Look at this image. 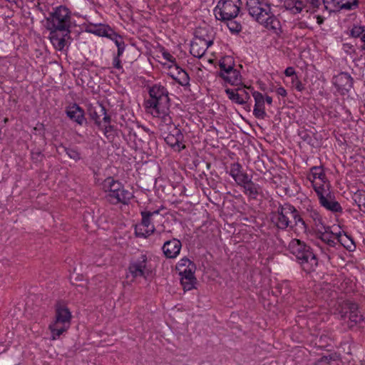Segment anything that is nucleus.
<instances>
[{
	"instance_id": "1",
	"label": "nucleus",
	"mask_w": 365,
	"mask_h": 365,
	"mask_svg": "<svg viewBox=\"0 0 365 365\" xmlns=\"http://www.w3.org/2000/svg\"><path fill=\"white\" fill-rule=\"evenodd\" d=\"M46 21V27L50 31L51 42L56 49L63 50L66 45L65 38L71 33V11L66 6H59L49 13Z\"/></svg>"
},
{
	"instance_id": "2",
	"label": "nucleus",
	"mask_w": 365,
	"mask_h": 365,
	"mask_svg": "<svg viewBox=\"0 0 365 365\" xmlns=\"http://www.w3.org/2000/svg\"><path fill=\"white\" fill-rule=\"evenodd\" d=\"M287 250L294 255L301 268L307 273L314 272L319 261L312 248L304 241L294 238L287 245Z\"/></svg>"
},
{
	"instance_id": "3",
	"label": "nucleus",
	"mask_w": 365,
	"mask_h": 365,
	"mask_svg": "<svg viewBox=\"0 0 365 365\" xmlns=\"http://www.w3.org/2000/svg\"><path fill=\"white\" fill-rule=\"evenodd\" d=\"M102 189L106 192L105 198L111 205H128L133 197L131 192L125 190L123 185L112 177L105 179L102 183Z\"/></svg>"
},
{
	"instance_id": "4",
	"label": "nucleus",
	"mask_w": 365,
	"mask_h": 365,
	"mask_svg": "<svg viewBox=\"0 0 365 365\" xmlns=\"http://www.w3.org/2000/svg\"><path fill=\"white\" fill-rule=\"evenodd\" d=\"M252 18L265 29L277 33L279 21L271 11L267 0H252Z\"/></svg>"
},
{
	"instance_id": "5",
	"label": "nucleus",
	"mask_w": 365,
	"mask_h": 365,
	"mask_svg": "<svg viewBox=\"0 0 365 365\" xmlns=\"http://www.w3.org/2000/svg\"><path fill=\"white\" fill-rule=\"evenodd\" d=\"M151 274L150 260L145 253L140 252L130 260L127 270V278L131 277L133 279L138 278L147 279Z\"/></svg>"
},
{
	"instance_id": "6",
	"label": "nucleus",
	"mask_w": 365,
	"mask_h": 365,
	"mask_svg": "<svg viewBox=\"0 0 365 365\" xmlns=\"http://www.w3.org/2000/svg\"><path fill=\"white\" fill-rule=\"evenodd\" d=\"M159 128L166 143L174 150L180 152L185 148L184 135L181 130L173 123V120L168 125L160 123Z\"/></svg>"
},
{
	"instance_id": "7",
	"label": "nucleus",
	"mask_w": 365,
	"mask_h": 365,
	"mask_svg": "<svg viewBox=\"0 0 365 365\" xmlns=\"http://www.w3.org/2000/svg\"><path fill=\"white\" fill-rule=\"evenodd\" d=\"M240 0H220L213 10L217 20L229 21L235 19L240 12Z\"/></svg>"
},
{
	"instance_id": "8",
	"label": "nucleus",
	"mask_w": 365,
	"mask_h": 365,
	"mask_svg": "<svg viewBox=\"0 0 365 365\" xmlns=\"http://www.w3.org/2000/svg\"><path fill=\"white\" fill-rule=\"evenodd\" d=\"M71 314L69 309L64 307H58L56 312V320L49 325L52 333V339L55 340L63 332L67 331L71 324Z\"/></svg>"
},
{
	"instance_id": "9",
	"label": "nucleus",
	"mask_w": 365,
	"mask_h": 365,
	"mask_svg": "<svg viewBox=\"0 0 365 365\" xmlns=\"http://www.w3.org/2000/svg\"><path fill=\"white\" fill-rule=\"evenodd\" d=\"M145 106L149 112L155 118L160 119V123L168 125L173 120L170 113V98H163L161 101H145Z\"/></svg>"
},
{
	"instance_id": "10",
	"label": "nucleus",
	"mask_w": 365,
	"mask_h": 365,
	"mask_svg": "<svg viewBox=\"0 0 365 365\" xmlns=\"http://www.w3.org/2000/svg\"><path fill=\"white\" fill-rule=\"evenodd\" d=\"M294 212H295V207L293 205L289 203L280 205L277 210L272 212V221L277 228L281 230H285L289 227H292L289 219L292 218Z\"/></svg>"
},
{
	"instance_id": "11",
	"label": "nucleus",
	"mask_w": 365,
	"mask_h": 365,
	"mask_svg": "<svg viewBox=\"0 0 365 365\" xmlns=\"http://www.w3.org/2000/svg\"><path fill=\"white\" fill-rule=\"evenodd\" d=\"M331 185L323 187L317 193L319 204L326 210L332 212H341L342 207L336 200L334 195L330 190Z\"/></svg>"
},
{
	"instance_id": "12",
	"label": "nucleus",
	"mask_w": 365,
	"mask_h": 365,
	"mask_svg": "<svg viewBox=\"0 0 365 365\" xmlns=\"http://www.w3.org/2000/svg\"><path fill=\"white\" fill-rule=\"evenodd\" d=\"M319 0H285L284 6L292 14H299L303 11L312 12L319 8Z\"/></svg>"
},
{
	"instance_id": "13",
	"label": "nucleus",
	"mask_w": 365,
	"mask_h": 365,
	"mask_svg": "<svg viewBox=\"0 0 365 365\" xmlns=\"http://www.w3.org/2000/svg\"><path fill=\"white\" fill-rule=\"evenodd\" d=\"M307 178L312 183V186L316 192L330 185L323 168L320 166L312 167Z\"/></svg>"
},
{
	"instance_id": "14",
	"label": "nucleus",
	"mask_w": 365,
	"mask_h": 365,
	"mask_svg": "<svg viewBox=\"0 0 365 365\" xmlns=\"http://www.w3.org/2000/svg\"><path fill=\"white\" fill-rule=\"evenodd\" d=\"M88 114L98 128H101L103 123H110L111 117L107 113L106 109L103 103L97 102L94 106L88 108Z\"/></svg>"
},
{
	"instance_id": "15",
	"label": "nucleus",
	"mask_w": 365,
	"mask_h": 365,
	"mask_svg": "<svg viewBox=\"0 0 365 365\" xmlns=\"http://www.w3.org/2000/svg\"><path fill=\"white\" fill-rule=\"evenodd\" d=\"M230 173L236 182L244 188L248 197H250L251 179L246 173L241 171L240 165L238 163L232 165Z\"/></svg>"
},
{
	"instance_id": "16",
	"label": "nucleus",
	"mask_w": 365,
	"mask_h": 365,
	"mask_svg": "<svg viewBox=\"0 0 365 365\" xmlns=\"http://www.w3.org/2000/svg\"><path fill=\"white\" fill-rule=\"evenodd\" d=\"M212 44V41L195 36L190 44V53L196 58H200L205 53L207 49Z\"/></svg>"
},
{
	"instance_id": "17",
	"label": "nucleus",
	"mask_w": 365,
	"mask_h": 365,
	"mask_svg": "<svg viewBox=\"0 0 365 365\" xmlns=\"http://www.w3.org/2000/svg\"><path fill=\"white\" fill-rule=\"evenodd\" d=\"M332 83L338 91L348 92L353 86V78L348 73L341 72L333 77Z\"/></svg>"
},
{
	"instance_id": "18",
	"label": "nucleus",
	"mask_w": 365,
	"mask_h": 365,
	"mask_svg": "<svg viewBox=\"0 0 365 365\" xmlns=\"http://www.w3.org/2000/svg\"><path fill=\"white\" fill-rule=\"evenodd\" d=\"M181 248V242L176 238H173L164 242L162 250L166 258L175 259L179 255Z\"/></svg>"
},
{
	"instance_id": "19",
	"label": "nucleus",
	"mask_w": 365,
	"mask_h": 365,
	"mask_svg": "<svg viewBox=\"0 0 365 365\" xmlns=\"http://www.w3.org/2000/svg\"><path fill=\"white\" fill-rule=\"evenodd\" d=\"M317 238L323 242L329 248L337 246L336 233H334L329 226H325L322 229L316 231Z\"/></svg>"
},
{
	"instance_id": "20",
	"label": "nucleus",
	"mask_w": 365,
	"mask_h": 365,
	"mask_svg": "<svg viewBox=\"0 0 365 365\" xmlns=\"http://www.w3.org/2000/svg\"><path fill=\"white\" fill-rule=\"evenodd\" d=\"M169 69L172 70L168 75L182 86H190V76L188 73L178 64L171 65Z\"/></svg>"
},
{
	"instance_id": "21",
	"label": "nucleus",
	"mask_w": 365,
	"mask_h": 365,
	"mask_svg": "<svg viewBox=\"0 0 365 365\" xmlns=\"http://www.w3.org/2000/svg\"><path fill=\"white\" fill-rule=\"evenodd\" d=\"M66 114L71 120L82 125L86 121L84 110L77 103H73L66 108Z\"/></svg>"
},
{
	"instance_id": "22",
	"label": "nucleus",
	"mask_w": 365,
	"mask_h": 365,
	"mask_svg": "<svg viewBox=\"0 0 365 365\" xmlns=\"http://www.w3.org/2000/svg\"><path fill=\"white\" fill-rule=\"evenodd\" d=\"M307 216L309 221L312 223L313 228L315 232L322 227H325L324 220L319 211L314 208L312 205H309L306 208Z\"/></svg>"
},
{
	"instance_id": "23",
	"label": "nucleus",
	"mask_w": 365,
	"mask_h": 365,
	"mask_svg": "<svg viewBox=\"0 0 365 365\" xmlns=\"http://www.w3.org/2000/svg\"><path fill=\"white\" fill-rule=\"evenodd\" d=\"M254 242L255 246L257 245V252H258L259 257H262V259H269L270 257L271 248L267 242V235H263V237H257L254 240Z\"/></svg>"
},
{
	"instance_id": "24",
	"label": "nucleus",
	"mask_w": 365,
	"mask_h": 365,
	"mask_svg": "<svg viewBox=\"0 0 365 365\" xmlns=\"http://www.w3.org/2000/svg\"><path fill=\"white\" fill-rule=\"evenodd\" d=\"M252 96L255 101L253 114L257 118L264 119L267 115L264 109V96L257 91L252 93Z\"/></svg>"
},
{
	"instance_id": "25",
	"label": "nucleus",
	"mask_w": 365,
	"mask_h": 365,
	"mask_svg": "<svg viewBox=\"0 0 365 365\" xmlns=\"http://www.w3.org/2000/svg\"><path fill=\"white\" fill-rule=\"evenodd\" d=\"M276 292L279 293L282 298L288 304H292L294 302L292 286L289 282L284 281L278 284L276 287Z\"/></svg>"
},
{
	"instance_id": "26",
	"label": "nucleus",
	"mask_w": 365,
	"mask_h": 365,
	"mask_svg": "<svg viewBox=\"0 0 365 365\" xmlns=\"http://www.w3.org/2000/svg\"><path fill=\"white\" fill-rule=\"evenodd\" d=\"M150 98L147 101H162L163 98L169 99L168 91L165 87L160 84H155L149 88Z\"/></svg>"
},
{
	"instance_id": "27",
	"label": "nucleus",
	"mask_w": 365,
	"mask_h": 365,
	"mask_svg": "<svg viewBox=\"0 0 365 365\" xmlns=\"http://www.w3.org/2000/svg\"><path fill=\"white\" fill-rule=\"evenodd\" d=\"M345 309H349L342 315V317H348L349 319L354 323L358 324L362 321V316L358 312V307L356 303L351 302H346L345 303Z\"/></svg>"
},
{
	"instance_id": "28",
	"label": "nucleus",
	"mask_w": 365,
	"mask_h": 365,
	"mask_svg": "<svg viewBox=\"0 0 365 365\" xmlns=\"http://www.w3.org/2000/svg\"><path fill=\"white\" fill-rule=\"evenodd\" d=\"M266 195L262 188L252 183V206H259L262 208L266 205Z\"/></svg>"
},
{
	"instance_id": "29",
	"label": "nucleus",
	"mask_w": 365,
	"mask_h": 365,
	"mask_svg": "<svg viewBox=\"0 0 365 365\" xmlns=\"http://www.w3.org/2000/svg\"><path fill=\"white\" fill-rule=\"evenodd\" d=\"M113 29L106 24H91L86 31L91 34H93L98 36H103L108 38L110 33L113 31Z\"/></svg>"
},
{
	"instance_id": "30",
	"label": "nucleus",
	"mask_w": 365,
	"mask_h": 365,
	"mask_svg": "<svg viewBox=\"0 0 365 365\" xmlns=\"http://www.w3.org/2000/svg\"><path fill=\"white\" fill-rule=\"evenodd\" d=\"M220 77L231 85L237 86L240 85L242 81L240 72L234 68L230 71L227 70L225 72L222 73Z\"/></svg>"
},
{
	"instance_id": "31",
	"label": "nucleus",
	"mask_w": 365,
	"mask_h": 365,
	"mask_svg": "<svg viewBox=\"0 0 365 365\" xmlns=\"http://www.w3.org/2000/svg\"><path fill=\"white\" fill-rule=\"evenodd\" d=\"M336 241L339 247L343 246L349 251H353L356 247L353 239L345 232L341 233L339 232L336 233Z\"/></svg>"
},
{
	"instance_id": "32",
	"label": "nucleus",
	"mask_w": 365,
	"mask_h": 365,
	"mask_svg": "<svg viewBox=\"0 0 365 365\" xmlns=\"http://www.w3.org/2000/svg\"><path fill=\"white\" fill-rule=\"evenodd\" d=\"M159 213V210H155L153 211H142L141 212V216H142V221L141 225L143 226H145V228H148L149 230H152V232H154L155 231V227L153 225L151 218L153 216L158 215Z\"/></svg>"
},
{
	"instance_id": "33",
	"label": "nucleus",
	"mask_w": 365,
	"mask_h": 365,
	"mask_svg": "<svg viewBox=\"0 0 365 365\" xmlns=\"http://www.w3.org/2000/svg\"><path fill=\"white\" fill-rule=\"evenodd\" d=\"M292 219L294 220V226L296 227V231L302 233H306L308 229V225L296 208L295 212L293 213Z\"/></svg>"
},
{
	"instance_id": "34",
	"label": "nucleus",
	"mask_w": 365,
	"mask_h": 365,
	"mask_svg": "<svg viewBox=\"0 0 365 365\" xmlns=\"http://www.w3.org/2000/svg\"><path fill=\"white\" fill-rule=\"evenodd\" d=\"M233 66L234 61L231 56H225L222 58L220 61V76H221V73L225 72L227 70L230 71V69H232L233 68Z\"/></svg>"
},
{
	"instance_id": "35",
	"label": "nucleus",
	"mask_w": 365,
	"mask_h": 365,
	"mask_svg": "<svg viewBox=\"0 0 365 365\" xmlns=\"http://www.w3.org/2000/svg\"><path fill=\"white\" fill-rule=\"evenodd\" d=\"M101 129L103 130L105 137L108 140H113L115 138V136L116 134L115 133L116 130H115L114 125H110V123H104V125H103V126Z\"/></svg>"
},
{
	"instance_id": "36",
	"label": "nucleus",
	"mask_w": 365,
	"mask_h": 365,
	"mask_svg": "<svg viewBox=\"0 0 365 365\" xmlns=\"http://www.w3.org/2000/svg\"><path fill=\"white\" fill-rule=\"evenodd\" d=\"M340 9L346 11L354 10L359 6V0H346L340 4H335Z\"/></svg>"
},
{
	"instance_id": "37",
	"label": "nucleus",
	"mask_w": 365,
	"mask_h": 365,
	"mask_svg": "<svg viewBox=\"0 0 365 365\" xmlns=\"http://www.w3.org/2000/svg\"><path fill=\"white\" fill-rule=\"evenodd\" d=\"M354 200L357 204L359 210L365 212V192L358 191L354 195Z\"/></svg>"
},
{
	"instance_id": "38",
	"label": "nucleus",
	"mask_w": 365,
	"mask_h": 365,
	"mask_svg": "<svg viewBox=\"0 0 365 365\" xmlns=\"http://www.w3.org/2000/svg\"><path fill=\"white\" fill-rule=\"evenodd\" d=\"M350 35L352 37H360L363 42H365V28L364 26L354 25L350 31Z\"/></svg>"
},
{
	"instance_id": "39",
	"label": "nucleus",
	"mask_w": 365,
	"mask_h": 365,
	"mask_svg": "<svg viewBox=\"0 0 365 365\" xmlns=\"http://www.w3.org/2000/svg\"><path fill=\"white\" fill-rule=\"evenodd\" d=\"M135 233L137 237H147L152 233H153V232H152V230L145 228V226H143V225L139 224L135 226Z\"/></svg>"
},
{
	"instance_id": "40",
	"label": "nucleus",
	"mask_w": 365,
	"mask_h": 365,
	"mask_svg": "<svg viewBox=\"0 0 365 365\" xmlns=\"http://www.w3.org/2000/svg\"><path fill=\"white\" fill-rule=\"evenodd\" d=\"M181 284L185 290H191L194 288L195 283L196 282L195 277H181Z\"/></svg>"
},
{
	"instance_id": "41",
	"label": "nucleus",
	"mask_w": 365,
	"mask_h": 365,
	"mask_svg": "<svg viewBox=\"0 0 365 365\" xmlns=\"http://www.w3.org/2000/svg\"><path fill=\"white\" fill-rule=\"evenodd\" d=\"M63 150L68 157L75 161H78L81 158V153L77 148L63 147Z\"/></svg>"
},
{
	"instance_id": "42",
	"label": "nucleus",
	"mask_w": 365,
	"mask_h": 365,
	"mask_svg": "<svg viewBox=\"0 0 365 365\" xmlns=\"http://www.w3.org/2000/svg\"><path fill=\"white\" fill-rule=\"evenodd\" d=\"M196 269V266L195 263L191 264L190 267L187 269L184 268L182 270H178L180 275L181 277H195V272Z\"/></svg>"
},
{
	"instance_id": "43",
	"label": "nucleus",
	"mask_w": 365,
	"mask_h": 365,
	"mask_svg": "<svg viewBox=\"0 0 365 365\" xmlns=\"http://www.w3.org/2000/svg\"><path fill=\"white\" fill-rule=\"evenodd\" d=\"M194 264V262H192L187 257H183L177 263L176 269L178 271V270H182V269H184V268L187 269L190 267L191 264Z\"/></svg>"
},
{
	"instance_id": "44",
	"label": "nucleus",
	"mask_w": 365,
	"mask_h": 365,
	"mask_svg": "<svg viewBox=\"0 0 365 365\" xmlns=\"http://www.w3.org/2000/svg\"><path fill=\"white\" fill-rule=\"evenodd\" d=\"M108 38L114 41L117 48L123 46V44L125 43V42L123 40V38L120 35H118L114 30H113V31L110 33V35Z\"/></svg>"
},
{
	"instance_id": "45",
	"label": "nucleus",
	"mask_w": 365,
	"mask_h": 365,
	"mask_svg": "<svg viewBox=\"0 0 365 365\" xmlns=\"http://www.w3.org/2000/svg\"><path fill=\"white\" fill-rule=\"evenodd\" d=\"M225 91L230 99L236 101V102L239 103H243L242 98L240 97V95L237 91L230 88H227Z\"/></svg>"
},
{
	"instance_id": "46",
	"label": "nucleus",
	"mask_w": 365,
	"mask_h": 365,
	"mask_svg": "<svg viewBox=\"0 0 365 365\" xmlns=\"http://www.w3.org/2000/svg\"><path fill=\"white\" fill-rule=\"evenodd\" d=\"M227 22V25L230 31L232 33H237L241 31L242 26L240 24L234 21L233 20L223 21Z\"/></svg>"
},
{
	"instance_id": "47",
	"label": "nucleus",
	"mask_w": 365,
	"mask_h": 365,
	"mask_svg": "<svg viewBox=\"0 0 365 365\" xmlns=\"http://www.w3.org/2000/svg\"><path fill=\"white\" fill-rule=\"evenodd\" d=\"M291 83L292 86L298 91H302L304 89V86L302 83L301 81L298 78L297 76H294L293 78H291Z\"/></svg>"
},
{
	"instance_id": "48",
	"label": "nucleus",
	"mask_w": 365,
	"mask_h": 365,
	"mask_svg": "<svg viewBox=\"0 0 365 365\" xmlns=\"http://www.w3.org/2000/svg\"><path fill=\"white\" fill-rule=\"evenodd\" d=\"M336 360V356L334 354H329L327 356H323L320 359H319L316 362H319V365L320 363L326 362L329 364L330 361Z\"/></svg>"
},
{
	"instance_id": "49",
	"label": "nucleus",
	"mask_w": 365,
	"mask_h": 365,
	"mask_svg": "<svg viewBox=\"0 0 365 365\" xmlns=\"http://www.w3.org/2000/svg\"><path fill=\"white\" fill-rule=\"evenodd\" d=\"M255 167L257 171L262 173H264L266 170V168L264 167V163L262 160H259V158L256 160L254 163Z\"/></svg>"
},
{
	"instance_id": "50",
	"label": "nucleus",
	"mask_w": 365,
	"mask_h": 365,
	"mask_svg": "<svg viewBox=\"0 0 365 365\" xmlns=\"http://www.w3.org/2000/svg\"><path fill=\"white\" fill-rule=\"evenodd\" d=\"M284 74L286 76L291 77V78H293L294 76H297L296 71L293 67H287L284 71Z\"/></svg>"
},
{
	"instance_id": "51",
	"label": "nucleus",
	"mask_w": 365,
	"mask_h": 365,
	"mask_svg": "<svg viewBox=\"0 0 365 365\" xmlns=\"http://www.w3.org/2000/svg\"><path fill=\"white\" fill-rule=\"evenodd\" d=\"M163 57L164 59L171 62L173 65L177 64L175 63V58L173 57L170 53L168 52H163Z\"/></svg>"
},
{
	"instance_id": "52",
	"label": "nucleus",
	"mask_w": 365,
	"mask_h": 365,
	"mask_svg": "<svg viewBox=\"0 0 365 365\" xmlns=\"http://www.w3.org/2000/svg\"><path fill=\"white\" fill-rule=\"evenodd\" d=\"M113 66L115 68H117L118 70H120L123 68L120 57L114 56L113 61Z\"/></svg>"
},
{
	"instance_id": "53",
	"label": "nucleus",
	"mask_w": 365,
	"mask_h": 365,
	"mask_svg": "<svg viewBox=\"0 0 365 365\" xmlns=\"http://www.w3.org/2000/svg\"><path fill=\"white\" fill-rule=\"evenodd\" d=\"M276 93L278 95V96H281L282 97H286L287 95V91L284 89V88L280 86L279 88H277L276 90Z\"/></svg>"
},
{
	"instance_id": "54",
	"label": "nucleus",
	"mask_w": 365,
	"mask_h": 365,
	"mask_svg": "<svg viewBox=\"0 0 365 365\" xmlns=\"http://www.w3.org/2000/svg\"><path fill=\"white\" fill-rule=\"evenodd\" d=\"M128 136H129L130 140H133V141H135L138 138L136 133L132 128H129Z\"/></svg>"
},
{
	"instance_id": "55",
	"label": "nucleus",
	"mask_w": 365,
	"mask_h": 365,
	"mask_svg": "<svg viewBox=\"0 0 365 365\" xmlns=\"http://www.w3.org/2000/svg\"><path fill=\"white\" fill-rule=\"evenodd\" d=\"M125 43H124L123 46H122L118 47L117 54L115 56L120 57L123 55V53L125 51Z\"/></svg>"
},
{
	"instance_id": "56",
	"label": "nucleus",
	"mask_w": 365,
	"mask_h": 365,
	"mask_svg": "<svg viewBox=\"0 0 365 365\" xmlns=\"http://www.w3.org/2000/svg\"><path fill=\"white\" fill-rule=\"evenodd\" d=\"M267 103L268 105H272V98L269 96H266V97H264V103Z\"/></svg>"
},
{
	"instance_id": "57",
	"label": "nucleus",
	"mask_w": 365,
	"mask_h": 365,
	"mask_svg": "<svg viewBox=\"0 0 365 365\" xmlns=\"http://www.w3.org/2000/svg\"><path fill=\"white\" fill-rule=\"evenodd\" d=\"M327 251H328V252H325L324 254H325V255L327 257V258H328L329 259H331V254H332V253L331 252V251H330V250H329V248L327 249Z\"/></svg>"
},
{
	"instance_id": "58",
	"label": "nucleus",
	"mask_w": 365,
	"mask_h": 365,
	"mask_svg": "<svg viewBox=\"0 0 365 365\" xmlns=\"http://www.w3.org/2000/svg\"><path fill=\"white\" fill-rule=\"evenodd\" d=\"M322 22H323V19H322V18L320 16H317V23H318L319 24H322Z\"/></svg>"
},
{
	"instance_id": "59",
	"label": "nucleus",
	"mask_w": 365,
	"mask_h": 365,
	"mask_svg": "<svg viewBox=\"0 0 365 365\" xmlns=\"http://www.w3.org/2000/svg\"><path fill=\"white\" fill-rule=\"evenodd\" d=\"M32 155H37L38 157H41V153H32ZM33 158H34V156H33Z\"/></svg>"
},
{
	"instance_id": "60",
	"label": "nucleus",
	"mask_w": 365,
	"mask_h": 365,
	"mask_svg": "<svg viewBox=\"0 0 365 365\" xmlns=\"http://www.w3.org/2000/svg\"><path fill=\"white\" fill-rule=\"evenodd\" d=\"M313 365H319V362H315Z\"/></svg>"
},
{
	"instance_id": "61",
	"label": "nucleus",
	"mask_w": 365,
	"mask_h": 365,
	"mask_svg": "<svg viewBox=\"0 0 365 365\" xmlns=\"http://www.w3.org/2000/svg\"><path fill=\"white\" fill-rule=\"evenodd\" d=\"M282 243L284 246H286V245H285V243H284V241H282Z\"/></svg>"
}]
</instances>
